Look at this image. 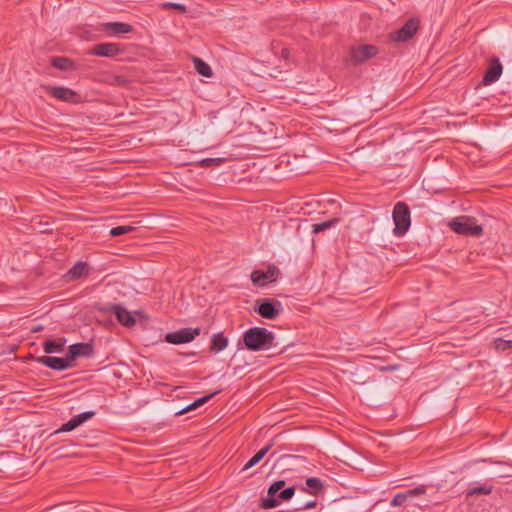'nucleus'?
<instances>
[{"mask_svg":"<svg viewBox=\"0 0 512 512\" xmlns=\"http://www.w3.org/2000/svg\"><path fill=\"white\" fill-rule=\"evenodd\" d=\"M35 360L37 363L57 371H63L74 366V364H71L70 360L68 359L67 354L63 358L54 356H40Z\"/></svg>","mask_w":512,"mask_h":512,"instance_id":"14","label":"nucleus"},{"mask_svg":"<svg viewBox=\"0 0 512 512\" xmlns=\"http://www.w3.org/2000/svg\"><path fill=\"white\" fill-rule=\"evenodd\" d=\"M279 270L276 266H269L267 271L254 270L251 273V281L254 285L262 287L265 286L268 282H274L277 278Z\"/></svg>","mask_w":512,"mask_h":512,"instance_id":"16","label":"nucleus"},{"mask_svg":"<svg viewBox=\"0 0 512 512\" xmlns=\"http://www.w3.org/2000/svg\"><path fill=\"white\" fill-rule=\"evenodd\" d=\"M50 63L54 68L61 71H70L75 69L74 61L65 56L51 57Z\"/></svg>","mask_w":512,"mask_h":512,"instance_id":"20","label":"nucleus"},{"mask_svg":"<svg viewBox=\"0 0 512 512\" xmlns=\"http://www.w3.org/2000/svg\"><path fill=\"white\" fill-rule=\"evenodd\" d=\"M425 492V490L421 487H417V488H414V489H411V490H408L406 492V494H408V497L409 496H413V495H419V494H423Z\"/></svg>","mask_w":512,"mask_h":512,"instance_id":"34","label":"nucleus"},{"mask_svg":"<svg viewBox=\"0 0 512 512\" xmlns=\"http://www.w3.org/2000/svg\"><path fill=\"white\" fill-rule=\"evenodd\" d=\"M68 359L71 364L79 357H91L94 354V346L92 343H75L69 346L67 351Z\"/></svg>","mask_w":512,"mask_h":512,"instance_id":"15","label":"nucleus"},{"mask_svg":"<svg viewBox=\"0 0 512 512\" xmlns=\"http://www.w3.org/2000/svg\"><path fill=\"white\" fill-rule=\"evenodd\" d=\"M305 483L308 489L303 488L302 490L305 492H309L315 496H317L320 492L324 490L323 482L321 481V479L317 477L307 478Z\"/></svg>","mask_w":512,"mask_h":512,"instance_id":"22","label":"nucleus"},{"mask_svg":"<svg viewBox=\"0 0 512 512\" xmlns=\"http://www.w3.org/2000/svg\"><path fill=\"white\" fill-rule=\"evenodd\" d=\"M46 92L61 101L76 104L81 102V95L76 91L64 86H45Z\"/></svg>","mask_w":512,"mask_h":512,"instance_id":"10","label":"nucleus"},{"mask_svg":"<svg viewBox=\"0 0 512 512\" xmlns=\"http://www.w3.org/2000/svg\"><path fill=\"white\" fill-rule=\"evenodd\" d=\"M503 71V66L498 57H492L489 62V66L485 71V74L482 79L483 85H491L496 82Z\"/></svg>","mask_w":512,"mask_h":512,"instance_id":"17","label":"nucleus"},{"mask_svg":"<svg viewBox=\"0 0 512 512\" xmlns=\"http://www.w3.org/2000/svg\"><path fill=\"white\" fill-rule=\"evenodd\" d=\"M419 25L420 21L417 18H410L400 29L390 34V39L399 43L407 42L417 33Z\"/></svg>","mask_w":512,"mask_h":512,"instance_id":"8","label":"nucleus"},{"mask_svg":"<svg viewBox=\"0 0 512 512\" xmlns=\"http://www.w3.org/2000/svg\"><path fill=\"white\" fill-rule=\"evenodd\" d=\"M200 333L201 329L199 327H185L177 331L167 333L165 335V341L174 345L185 344L193 341L197 336L200 335Z\"/></svg>","mask_w":512,"mask_h":512,"instance_id":"7","label":"nucleus"},{"mask_svg":"<svg viewBox=\"0 0 512 512\" xmlns=\"http://www.w3.org/2000/svg\"><path fill=\"white\" fill-rule=\"evenodd\" d=\"M105 31L110 35L127 34L133 31V27L128 23L109 22L104 25Z\"/></svg>","mask_w":512,"mask_h":512,"instance_id":"19","label":"nucleus"},{"mask_svg":"<svg viewBox=\"0 0 512 512\" xmlns=\"http://www.w3.org/2000/svg\"><path fill=\"white\" fill-rule=\"evenodd\" d=\"M124 53V48L118 43H99L92 47L89 54L100 57L113 58Z\"/></svg>","mask_w":512,"mask_h":512,"instance_id":"11","label":"nucleus"},{"mask_svg":"<svg viewBox=\"0 0 512 512\" xmlns=\"http://www.w3.org/2000/svg\"><path fill=\"white\" fill-rule=\"evenodd\" d=\"M316 505H317V502L315 500L309 501V502L303 504V506L300 507L298 510H310V509L315 508Z\"/></svg>","mask_w":512,"mask_h":512,"instance_id":"35","label":"nucleus"},{"mask_svg":"<svg viewBox=\"0 0 512 512\" xmlns=\"http://www.w3.org/2000/svg\"><path fill=\"white\" fill-rule=\"evenodd\" d=\"M378 54V48L375 45L364 44L352 47L350 50L349 62L353 65L364 63Z\"/></svg>","mask_w":512,"mask_h":512,"instance_id":"9","label":"nucleus"},{"mask_svg":"<svg viewBox=\"0 0 512 512\" xmlns=\"http://www.w3.org/2000/svg\"><path fill=\"white\" fill-rule=\"evenodd\" d=\"M43 329V327L41 325L35 327L32 329L33 332H38V331H41Z\"/></svg>","mask_w":512,"mask_h":512,"instance_id":"37","label":"nucleus"},{"mask_svg":"<svg viewBox=\"0 0 512 512\" xmlns=\"http://www.w3.org/2000/svg\"><path fill=\"white\" fill-rule=\"evenodd\" d=\"M284 486L285 480L273 482L267 490V496L260 499L259 508L263 510L274 509L280 505L281 501L290 500L295 494V487L290 486L283 489Z\"/></svg>","mask_w":512,"mask_h":512,"instance_id":"2","label":"nucleus"},{"mask_svg":"<svg viewBox=\"0 0 512 512\" xmlns=\"http://www.w3.org/2000/svg\"><path fill=\"white\" fill-rule=\"evenodd\" d=\"M491 492H492V486L483 485V486H477V487H474V488L470 489L468 491V495L469 496H473V495H488Z\"/></svg>","mask_w":512,"mask_h":512,"instance_id":"30","label":"nucleus"},{"mask_svg":"<svg viewBox=\"0 0 512 512\" xmlns=\"http://www.w3.org/2000/svg\"><path fill=\"white\" fill-rule=\"evenodd\" d=\"M94 415H95L94 411L82 412V413L72 417L68 422L62 424L59 429H57L53 433H51L50 437L57 435L59 433L70 432V431L76 429L77 427H79L80 425H82L83 423H85L86 421L93 418Z\"/></svg>","mask_w":512,"mask_h":512,"instance_id":"12","label":"nucleus"},{"mask_svg":"<svg viewBox=\"0 0 512 512\" xmlns=\"http://www.w3.org/2000/svg\"><path fill=\"white\" fill-rule=\"evenodd\" d=\"M273 443H269L266 446H264L262 449H260L253 457H251L248 462L244 465V470L250 469L256 464H258L265 455L270 451L272 448Z\"/></svg>","mask_w":512,"mask_h":512,"instance_id":"23","label":"nucleus"},{"mask_svg":"<svg viewBox=\"0 0 512 512\" xmlns=\"http://www.w3.org/2000/svg\"><path fill=\"white\" fill-rule=\"evenodd\" d=\"M94 309L102 314H115L119 323L125 327H131L135 325L136 319L134 314H138L137 311L134 313L129 312L120 304H104L96 302L94 304Z\"/></svg>","mask_w":512,"mask_h":512,"instance_id":"4","label":"nucleus"},{"mask_svg":"<svg viewBox=\"0 0 512 512\" xmlns=\"http://www.w3.org/2000/svg\"><path fill=\"white\" fill-rule=\"evenodd\" d=\"M221 392V389L219 390H216L208 395H205V396H202L200 398H198L197 400H195L193 403H191L189 406H187L185 409H182L181 411H179L177 414H183L185 413L186 411L188 410H191V409H195L203 404H205L206 402H208L212 397H214L215 395H217L218 393Z\"/></svg>","mask_w":512,"mask_h":512,"instance_id":"26","label":"nucleus"},{"mask_svg":"<svg viewBox=\"0 0 512 512\" xmlns=\"http://www.w3.org/2000/svg\"><path fill=\"white\" fill-rule=\"evenodd\" d=\"M134 230H135V227H133L131 225L116 226L110 230V235L112 237H118V236L124 235L126 233L132 232Z\"/></svg>","mask_w":512,"mask_h":512,"instance_id":"28","label":"nucleus"},{"mask_svg":"<svg viewBox=\"0 0 512 512\" xmlns=\"http://www.w3.org/2000/svg\"><path fill=\"white\" fill-rule=\"evenodd\" d=\"M337 222H338V219H331V220H328V221H324V222H321V223L314 224L312 231L314 233L322 232V231H324V230L334 226Z\"/></svg>","mask_w":512,"mask_h":512,"instance_id":"29","label":"nucleus"},{"mask_svg":"<svg viewBox=\"0 0 512 512\" xmlns=\"http://www.w3.org/2000/svg\"><path fill=\"white\" fill-rule=\"evenodd\" d=\"M281 56L284 58V59H288L289 56H290V51L289 49L287 48H283L282 51H281Z\"/></svg>","mask_w":512,"mask_h":512,"instance_id":"36","label":"nucleus"},{"mask_svg":"<svg viewBox=\"0 0 512 512\" xmlns=\"http://www.w3.org/2000/svg\"><path fill=\"white\" fill-rule=\"evenodd\" d=\"M228 346V338L222 332L216 333L211 338L210 351L218 353Z\"/></svg>","mask_w":512,"mask_h":512,"instance_id":"21","label":"nucleus"},{"mask_svg":"<svg viewBox=\"0 0 512 512\" xmlns=\"http://www.w3.org/2000/svg\"><path fill=\"white\" fill-rule=\"evenodd\" d=\"M163 9L171 8L179 11L180 13H186L187 8L185 5L180 3H174V2H166L162 4Z\"/></svg>","mask_w":512,"mask_h":512,"instance_id":"33","label":"nucleus"},{"mask_svg":"<svg viewBox=\"0 0 512 512\" xmlns=\"http://www.w3.org/2000/svg\"><path fill=\"white\" fill-rule=\"evenodd\" d=\"M395 227L393 233L395 236H403L410 228L411 216L409 206L405 202H397L392 213Z\"/></svg>","mask_w":512,"mask_h":512,"instance_id":"5","label":"nucleus"},{"mask_svg":"<svg viewBox=\"0 0 512 512\" xmlns=\"http://www.w3.org/2000/svg\"><path fill=\"white\" fill-rule=\"evenodd\" d=\"M94 415H95L94 411L82 412V413L72 417L68 422L62 424L59 429H57L53 433H51L50 437L57 435L59 433L70 432V431L76 429L77 427H79L80 425H82L83 423H85L86 421L93 418Z\"/></svg>","mask_w":512,"mask_h":512,"instance_id":"13","label":"nucleus"},{"mask_svg":"<svg viewBox=\"0 0 512 512\" xmlns=\"http://www.w3.org/2000/svg\"><path fill=\"white\" fill-rule=\"evenodd\" d=\"M242 339L245 347L250 351L268 350L276 346L274 333L264 327H252L246 330Z\"/></svg>","mask_w":512,"mask_h":512,"instance_id":"1","label":"nucleus"},{"mask_svg":"<svg viewBox=\"0 0 512 512\" xmlns=\"http://www.w3.org/2000/svg\"><path fill=\"white\" fill-rule=\"evenodd\" d=\"M408 498L406 493H397L390 502L393 507L402 506Z\"/></svg>","mask_w":512,"mask_h":512,"instance_id":"32","label":"nucleus"},{"mask_svg":"<svg viewBox=\"0 0 512 512\" xmlns=\"http://www.w3.org/2000/svg\"><path fill=\"white\" fill-rule=\"evenodd\" d=\"M193 63H194L195 70L199 75L204 76V77L212 76L213 72H212L211 67L205 61H203L201 58L194 56Z\"/></svg>","mask_w":512,"mask_h":512,"instance_id":"24","label":"nucleus"},{"mask_svg":"<svg viewBox=\"0 0 512 512\" xmlns=\"http://www.w3.org/2000/svg\"><path fill=\"white\" fill-rule=\"evenodd\" d=\"M254 311L265 319L273 320L282 313L283 307L274 298H260L255 302Z\"/></svg>","mask_w":512,"mask_h":512,"instance_id":"6","label":"nucleus"},{"mask_svg":"<svg viewBox=\"0 0 512 512\" xmlns=\"http://www.w3.org/2000/svg\"><path fill=\"white\" fill-rule=\"evenodd\" d=\"M90 271L91 267L88 263L79 261L67 271L66 277L69 280H78L87 277L90 274Z\"/></svg>","mask_w":512,"mask_h":512,"instance_id":"18","label":"nucleus"},{"mask_svg":"<svg viewBox=\"0 0 512 512\" xmlns=\"http://www.w3.org/2000/svg\"><path fill=\"white\" fill-rule=\"evenodd\" d=\"M496 351L504 352L512 349V340H505L503 338H496L493 342Z\"/></svg>","mask_w":512,"mask_h":512,"instance_id":"27","label":"nucleus"},{"mask_svg":"<svg viewBox=\"0 0 512 512\" xmlns=\"http://www.w3.org/2000/svg\"><path fill=\"white\" fill-rule=\"evenodd\" d=\"M450 229L456 234L463 236L480 237L483 234V227L476 223L471 216H459L449 222Z\"/></svg>","mask_w":512,"mask_h":512,"instance_id":"3","label":"nucleus"},{"mask_svg":"<svg viewBox=\"0 0 512 512\" xmlns=\"http://www.w3.org/2000/svg\"><path fill=\"white\" fill-rule=\"evenodd\" d=\"M187 355H188V356H195V355H196V353H195V352H189Z\"/></svg>","mask_w":512,"mask_h":512,"instance_id":"38","label":"nucleus"},{"mask_svg":"<svg viewBox=\"0 0 512 512\" xmlns=\"http://www.w3.org/2000/svg\"><path fill=\"white\" fill-rule=\"evenodd\" d=\"M65 341L61 338L59 341L48 340L43 343V350L47 354L61 352L64 349Z\"/></svg>","mask_w":512,"mask_h":512,"instance_id":"25","label":"nucleus"},{"mask_svg":"<svg viewBox=\"0 0 512 512\" xmlns=\"http://www.w3.org/2000/svg\"><path fill=\"white\" fill-rule=\"evenodd\" d=\"M224 162V158H205L199 162L201 167H216Z\"/></svg>","mask_w":512,"mask_h":512,"instance_id":"31","label":"nucleus"}]
</instances>
